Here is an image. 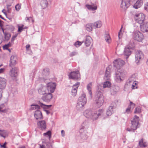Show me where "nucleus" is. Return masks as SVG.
<instances>
[{
	"mask_svg": "<svg viewBox=\"0 0 148 148\" xmlns=\"http://www.w3.org/2000/svg\"><path fill=\"white\" fill-rule=\"evenodd\" d=\"M85 6L87 8L90 10L95 11L97 10V5L93 3H91L90 5L87 4Z\"/></svg>",
	"mask_w": 148,
	"mask_h": 148,
	"instance_id": "nucleus-23",
	"label": "nucleus"
},
{
	"mask_svg": "<svg viewBox=\"0 0 148 148\" xmlns=\"http://www.w3.org/2000/svg\"><path fill=\"white\" fill-rule=\"evenodd\" d=\"M40 108V106L37 105H31V109L32 110L39 109Z\"/></svg>",
	"mask_w": 148,
	"mask_h": 148,
	"instance_id": "nucleus-43",
	"label": "nucleus"
},
{
	"mask_svg": "<svg viewBox=\"0 0 148 148\" xmlns=\"http://www.w3.org/2000/svg\"><path fill=\"white\" fill-rule=\"evenodd\" d=\"M38 127L42 130H45L46 128V122L44 120H42L37 123Z\"/></svg>",
	"mask_w": 148,
	"mask_h": 148,
	"instance_id": "nucleus-16",
	"label": "nucleus"
},
{
	"mask_svg": "<svg viewBox=\"0 0 148 148\" xmlns=\"http://www.w3.org/2000/svg\"><path fill=\"white\" fill-rule=\"evenodd\" d=\"M1 28L4 33L5 40L7 41L9 40L11 37V34L9 33L4 32L3 28L2 27Z\"/></svg>",
	"mask_w": 148,
	"mask_h": 148,
	"instance_id": "nucleus-32",
	"label": "nucleus"
},
{
	"mask_svg": "<svg viewBox=\"0 0 148 148\" xmlns=\"http://www.w3.org/2000/svg\"><path fill=\"white\" fill-rule=\"evenodd\" d=\"M50 92V91H49L42 97V99L43 101L47 102H49L51 101L53 97L51 93L53 92Z\"/></svg>",
	"mask_w": 148,
	"mask_h": 148,
	"instance_id": "nucleus-14",
	"label": "nucleus"
},
{
	"mask_svg": "<svg viewBox=\"0 0 148 148\" xmlns=\"http://www.w3.org/2000/svg\"><path fill=\"white\" fill-rule=\"evenodd\" d=\"M39 104L40 105V106L41 107L43 108H44L45 107V106H46L47 107V108H49L50 107H51V105L46 106L45 105H44V104H43L42 103H40Z\"/></svg>",
	"mask_w": 148,
	"mask_h": 148,
	"instance_id": "nucleus-47",
	"label": "nucleus"
},
{
	"mask_svg": "<svg viewBox=\"0 0 148 148\" xmlns=\"http://www.w3.org/2000/svg\"><path fill=\"white\" fill-rule=\"evenodd\" d=\"M44 111L45 112L46 114H49L50 113V111L48 110H45Z\"/></svg>",
	"mask_w": 148,
	"mask_h": 148,
	"instance_id": "nucleus-61",
	"label": "nucleus"
},
{
	"mask_svg": "<svg viewBox=\"0 0 148 148\" xmlns=\"http://www.w3.org/2000/svg\"><path fill=\"white\" fill-rule=\"evenodd\" d=\"M89 126V123L87 121H84L82 124L79 129V132L81 135L85 136L87 133V129Z\"/></svg>",
	"mask_w": 148,
	"mask_h": 148,
	"instance_id": "nucleus-8",
	"label": "nucleus"
},
{
	"mask_svg": "<svg viewBox=\"0 0 148 148\" xmlns=\"http://www.w3.org/2000/svg\"><path fill=\"white\" fill-rule=\"evenodd\" d=\"M80 85V83L77 82L74 84L71 89V95L74 96H75L77 94V89Z\"/></svg>",
	"mask_w": 148,
	"mask_h": 148,
	"instance_id": "nucleus-17",
	"label": "nucleus"
},
{
	"mask_svg": "<svg viewBox=\"0 0 148 148\" xmlns=\"http://www.w3.org/2000/svg\"><path fill=\"white\" fill-rule=\"evenodd\" d=\"M130 85L132 86V89H135L137 88V82L134 81L131 83H129Z\"/></svg>",
	"mask_w": 148,
	"mask_h": 148,
	"instance_id": "nucleus-37",
	"label": "nucleus"
},
{
	"mask_svg": "<svg viewBox=\"0 0 148 148\" xmlns=\"http://www.w3.org/2000/svg\"><path fill=\"white\" fill-rule=\"evenodd\" d=\"M135 106V104L133 103L131 101L130 102V105L129 107L131 108L132 110L134 108Z\"/></svg>",
	"mask_w": 148,
	"mask_h": 148,
	"instance_id": "nucleus-52",
	"label": "nucleus"
},
{
	"mask_svg": "<svg viewBox=\"0 0 148 148\" xmlns=\"http://www.w3.org/2000/svg\"><path fill=\"white\" fill-rule=\"evenodd\" d=\"M93 23H89L86 24V29L88 32H91L92 30Z\"/></svg>",
	"mask_w": 148,
	"mask_h": 148,
	"instance_id": "nucleus-31",
	"label": "nucleus"
},
{
	"mask_svg": "<svg viewBox=\"0 0 148 148\" xmlns=\"http://www.w3.org/2000/svg\"><path fill=\"white\" fill-rule=\"evenodd\" d=\"M126 73L123 71L118 69L115 73V81L118 83H120L123 81L125 75Z\"/></svg>",
	"mask_w": 148,
	"mask_h": 148,
	"instance_id": "nucleus-6",
	"label": "nucleus"
},
{
	"mask_svg": "<svg viewBox=\"0 0 148 148\" xmlns=\"http://www.w3.org/2000/svg\"><path fill=\"white\" fill-rule=\"evenodd\" d=\"M102 25V23L101 21H98L93 23V25L96 28H99Z\"/></svg>",
	"mask_w": 148,
	"mask_h": 148,
	"instance_id": "nucleus-30",
	"label": "nucleus"
},
{
	"mask_svg": "<svg viewBox=\"0 0 148 148\" xmlns=\"http://www.w3.org/2000/svg\"><path fill=\"white\" fill-rule=\"evenodd\" d=\"M18 69L15 67L12 68L10 70V75L12 77H16L18 75Z\"/></svg>",
	"mask_w": 148,
	"mask_h": 148,
	"instance_id": "nucleus-20",
	"label": "nucleus"
},
{
	"mask_svg": "<svg viewBox=\"0 0 148 148\" xmlns=\"http://www.w3.org/2000/svg\"><path fill=\"white\" fill-rule=\"evenodd\" d=\"M5 71L4 68H1L0 69V74L3 73Z\"/></svg>",
	"mask_w": 148,
	"mask_h": 148,
	"instance_id": "nucleus-57",
	"label": "nucleus"
},
{
	"mask_svg": "<svg viewBox=\"0 0 148 148\" xmlns=\"http://www.w3.org/2000/svg\"><path fill=\"white\" fill-rule=\"evenodd\" d=\"M141 31L143 32H148V22H143L140 25Z\"/></svg>",
	"mask_w": 148,
	"mask_h": 148,
	"instance_id": "nucleus-19",
	"label": "nucleus"
},
{
	"mask_svg": "<svg viewBox=\"0 0 148 148\" xmlns=\"http://www.w3.org/2000/svg\"><path fill=\"white\" fill-rule=\"evenodd\" d=\"M83 42H81L79 41H77L74 44V45L76 47H77L80 46Z\"/></svg>",
	"mask_w": 148,
	"mask_h": 148,
	"instance_id": "nucleus-46",
	"label": "nucleus"
},
{
	"mask_svg": "<svg viewBox=\"0 0 148 148\" xmlns=\"http://www.w3.org/2000/svg\"><path fill=\"white\" fill-rule=\"evenodd\" d=\"M16 36H17V35H15V36H13L12 37V38L11 39V41L10 42H11V43H12L13 44L14 43V41L15 40V39Z\"/></svg>",
	"mask_w": 148,
	"mask_h": 148,
	"instance_id": "nucleus-54",
	"label": "nucleus"
},
{
	"mask_svg": "<svg viewBox=\"0 0 148 148\" xmlns=\"http://www.w3.org/2000/svg\"><path fill=\"white\" fill-rule=\"evenodd\" d=\"M43 135L47 137H48L49 139L51 138V132L50 131H49L43 134Z\"/></svg>",
	"mask_w": 148,
	"mask_h": 148,
	"instance_id": "nucleus-41",
	"label": "nucleus"
},
{
	"mask_svg": "<svg viewBox=\"0 0 148 148\" xmlns=\"http://www.w3.org/2000/svg\"><path fill=\"white\" fill-rule=\"evenodd\" d=\"M139 145L141 147H145L147 146V144L146 142L144 141L143 139L141 140L139 142Z\"/></svg>",
	"mask_w": 148,
	"mask_h": 148,
	"instance_id": "nucleus-34",
	"label": "nucleus"
},
{
	"mask_svg": "<svg viewBox=\"0 0 148 148\" xmlns=\"http://www.w3.org/2000/svg\"><path fill=\"white\" fill-rule=\"evenodd\" d=\"M69 79L74 80H79L80 79V75L78 71H73L68 74Z\"/></svg>",
	"mask_w": 148,
	"mask_h": 148,
	"instance_id": "nucleus-11",
	"label": "nucleus"
},
{
	"mask_svg": "<svg viewBox=\"0 0 148 148\" xmlns=\"http://www.w3.org/2000/svg\"><path fill=\"white\" fill-rule=\"evenodd\" d=\"M140 112V107H138L136 108L135 111L134 113H138Z\"/></svg>",
	"mask_w": 148,
	"mask_h": 148,
	"instance_id": "nucleus-48",
	"label": "nucleus"
},
{
	"mask_svg": "<svg viewBox=\"0 0 148 148\" xmlns=\"http://www.w3.org/2000/svg\"><path fill=\"white\" fill-rule=\"evenodd\" d=\"M104 38L105 40L107 42L109 43L110 42V37L109 34L108 33L105 34Z\"/></svg>",
	"mask_w": 148,
	"mask_h": 148,
	"instance_id": "nucleus-36",
	"label": "nucleus"
},
{
	"mask_svg": "<svg viewBox=\"0 0 148 148\" xmlns=\"http://www.w3.org/2000/svg\"><path fill=\"white\" fill-rule=\"evenodd\" d=\"M77 53L76 51H73L70 53V55L71 56H73L76 55L77 54Z\"/></svg>",
	"mask_w": 148,
	"mask_h": 148,
	"instance_id": "nucleus-55",
	"label": "nucleus"
},
{
	"mask_svg": "<svg viewBox=\"0 0 148 148\" xmlns=\"http://www.w3.org/2000/svg\"><path fill=\"white\" fill-rule=\"evenodd\" d=\"M137 77V75L136 74H134L129 78L128 81L129 83H131L133 82L136 81V80Z\"/></svg>",
	"mask_w": 148,
	"mask_h": 148,
	"instance_id": "nucleus-28",
	"label": "nucleus"
},
{
	"mask_svg": "<svg viewBox=\"0 0 148 148\" xmlns=\"http://www.w3.org/2000/svg\"><path fill=\"white\" fill-rule=\"evenodd\" d=\"M0 135L4 138L8 136V132L6 130H0Z\"/></svg>",
	"mask_w": 148,
	"mask_h": 148,
	"instance_id": "nucleus-27",
	"label": "nucleus"
},
{
	"mask_svg": "<svg viewBox=\"0 0 148 148\" xmlns=\"http://www.w3.org/2000/svg\"><path fill=\"white\" fill-rule=\"evenodd\" d=\"M24 26L23 25H22V26H18V32H21L22 30L23 29V27Z\"/></svg>",
	"mask_w": 148,
	"mask_h": 148,
	"instance_id": "nucleus-49",
	"label": "nucleus"
},
{
	"mask_svg": "<svg viewBox=\"0 0 148 148\" xmlns=\"http://www.w3.org/2000/svg\"><path fill=\"white\" fill-rule=\"evenodd\" d=\"M46 71L47 72V74L49 73V71L48 69H44L43 70V73H44V72H45Z\"/></svg>",
	"mask_w": 148,
	"mask_h": 148,
	"instance_id": "nucleus-59",
	"label": "nucleus"
},
{
	"mask_svg": "<svg viewBox=\"0 0 148 148\" xmlns=\"http://www.w3.org/2000/svg\"><path fill=\"white\" fill-rule=\"evenodd\" d=\"M130 0H121L120 7L122 10H125L130 6Z\"/></svg>",
	"mask_w": 148,
	"mask_h": 148,
	"instance_id": "nucleus-12",
	"label": "nucleus"
},
{
	"mask_svg": "<svg viewBox=\"0 0 148 148\" xmlns=\"http://www.w3.org/2000/svg\"><path fill=\"white\" fill-rule=\"evenodd\" d=\"M25 147V146H22L21 147H19L18 148H24Z\"/></svg>",
	"mask_w": 148,
	"mask_h": 148,
	"instance_id": "nucleus-64",
	"label": "nucleus"
},
{
	"mask_svg": "<svg viewBox=\"0 0 148 148\" xmlns=\"http://www.w3.org/2000/svg\"><path fill=\"white\" fill-rule=\"evenodd\" d=\"M86 103V95L84 93L82 94L78 98L76 106V109L78 111L82 110Z\"/></svg>",
	"mask_w": 148,
	"mask_h": 148,
	"instance_id": "nucleus-3",
	"label": "nucleus"
},
{
	"mask_svg": "<svg viewBox=\"0 0 148 148\" xmlns=\"http://www.w3.org/2000/svg\"><path fill=\"white\" fill-rule=\"evenodd\" d=\"M92 82H90L88 84L87 86V89L88 91V93L91 98L92 97Z\"/></svg>",
	"mask_w": 148,
	"mask_h": 148,
	"instance_id": "nucleus-26",
	"label": "nucleus"
},
{
	"mask_svg": "<svg viewBox=\"0 0 148 148\" xmlns=\"http://www.w3.org/2000/svg\"><path fill=\"white\" fill-rule=\"evenodd\" d=\"M3 92L2 90H0V100L2 97V93Z\"/></svg>",
	"mask_w": 148,
	"mask_h": 148,
	"instance_id": "nucleus-58",
	"label": "nucleus"
},
{
	"mask_svg": "<svg viewBox=\"0 0 148 148\" xmlns=\"http://www.w3.org/2000/svg\"><path fill=\"white\" fill-rule=\"evenodd\" d=\"M110 70L109 68L108 67L106 69L104 77V79L105 80H108L110 79Z\"/></svg>",
	"mask_w": 148,
	"mask_h": 148,
	"instance_id": "nucleus-25",
	"label": "nucleus"
},
{
	"mask_svg": "<svg viewBox=\"0 0 148 148\" xmlns=\"http://www.w3.org/2000/svg\"><path fill=\"white\" fill-rule=\"evenodd\" d=\"M13 45L11 42H10L8 44L4 45L3 47V48L4 49H8L9 47H11Z\"/></svg>",
	"mask_w": 148,
	"mask_h": 148,
	"instance_id": "nucleus-44",
	"label": "nucleus"
},
{
	"mask_svg": "<svg viewBox=\"0 0 148 148\" xmlns=\"http://www.w3.org/2000/svg\"><path fill=\"white\" fill-rule=\"evenodd\" d=\"M132 110L131 109V108H130L129 106L126 109L125 111V112L127 114H129L131 112V110Z\"/></svg>",
	"mask_w": 148,
	"mask_h": 148,
	"instance_id": "nucleus-50",
	"label": "nucleus"
},
{
	"mask_svg": "<svg viewBox=\"0 0 148 148\" xmlns=\"http://www.w3.org/2000/svg\"><path fill=\"white\" fill-rule=\"evenodd\" d=\"M92 40V38L90 36H87L86 37V40L85 42V45L86 47H88L90 45Z\"/></svg>",
	"mask_w": 148,
	"mask_h": 148,
	"instance_id": "nucleus-29",
	"label": "nucleus"
},
{
	"mask_svg": "<svg viewBox=\"0 0 148 148\" xmlns=\"http://www.w3.org/2000/svg\"><path fill=\"white\" fill-rule=\"evenodd\" d=\"M132 38L135 41L141 42L144 39V36L143 34L140 31L136 30L133 32Z\"/></svg>",
	"mask_w": 148,
	"mask_h": 148,
	"instance_id": "nucleus-7",
	"label": "nucleus"
},
{
	"mask_svg": "<svg viewBox=\"0 0 148 148\" xmlns=\"http://www.w3.org/2000/svg\"><path fill=\"white\" fill-rule=\"evenodd\" d=\"M1 147H3V148H5V147H6L3 144L2 145H1Z\"/></svg>",
	"mask_w": 148,
	"mask_h": 148,
	"instance_id": "nucleus-63",
	"label": "nucleus"
},
{
	"mask_svg": "<svg viewBox=\"0 0 148 148\" xmlns=\"http://www.w3.org/2000/svg\"><path fill=\"white\" fill-rule=\"evenodd\" d=\"M111 85V84L110 82L109 81H106L104 82L103 84V88H105L106 87H110Z\"/></svg>",
	"mask_w": 148,
	"mask_h": 148,
	"instance_id": "nucleus-39",
	"label": "nucleus"
},
{
	"mask_svg": "<svg viewBox=\"0 0 148 148\" xmlns=\"http://www.w3.org/2000/svg\"><path fill=\"white\" fill-rule=\"evenodd\" d=\"M21 5L19 4H17L16 5L15 7L16 10L17 11H19L20 9L21 8Z\"/></svg>",
	"mask_w": 148,
	"mask_h": 148,
	"instance_id": "nucleus-51",
	"label": "nucleus"
},
{
	"mask_svg": "<svg viewBox=\"0 0 148 148\" xmlns=\"http://www.w3.org/2000/svg\"><path fill=\"white\" fill-rule=\"evenodd\" d=\"M34 117L37 120L41 119L43 118L41 112L38 110L35 112Z\"/></svg>",
	"mask_w": 148,
	"mask_h": 148,
	"instance_id": "nucleus-22",
	"label": "nucleus"
},
{
	"mask_svg": "<svg viewBox=\"0 0 148 148\" xmlns=\"http://www.w3.org/2000/svg\"><path fill=\"white\" fill-rule=\"evenodd\" d=\"M95 97L96 106L98 108L100 107L103 105L104 102V98L102 93L100 91L97 92Z\"/></svg>",
	"mask_w": 148,
	"mask_h": 148,
	"instance_id": "nucleus-4",
	"label": "nucleus"
},
{
	"mask_svg": "<svg viewBox=\"0 0 148 148\" xmlns=\"http://www.w3.org/2000/svg\"><path fill=\"white\" fill-rule=\"evenodd\" d=\"M139 117L135 116L133 119L131 120L132 125L131 126V129L129 128H127V130L128 131H131V130H135L136 129L139 125Z\"/></svg>",
	"mask_w": 148,
	"mask_h": 148,
	"instance_id": "nucleus-5",
	"label": "nucleus"
},
{
	"mask_svg": "<svg viewBox=\"0 0 148 148\" xmlns=\"http://www.w3.org/2000/svg\"><path fill=\"white\" fill-rule=\"evenodd\" d=\"M119 90V86H115L111 89L112 91H113L114 92V93H116V92H118Z\"/></svg>",
	"mask_w": 148,
	"mask_h": 148,
	"instance_id": "nucleus-40",
	"label": "nucleus"
},
{
	"mask_svg": "<svg viewBox=\"0 0 148 148\" xmlns=\"http://www.w3.org/2000/svg\"><path fill=\"white\" fill-rule=\"evenodd\" d=\"M118 102V101L117 100L115 101L114 102L112 103L111 106L110 107H112L113 109L116 108V103H117Z\"/></svg>",
	"mask_w": 148,
	"mask_h": 148,
	"instance_id": "nucleus-45",
	"label": "nucleus"
},
{
	"mask_svg": "<svg viewBox=\"0 0 148 148\" xmlns=\"http://www.w3.org/2000/svg\"><path fill=\"white\" fill-rule=\"evenodd\" d=\"M143 56V54L141 51H137L136 52L135 54V62L137 64H138L139 63Z\"/></svg>",
	"mask_w": 148,
	"mask_h": 148,
	"instance_id": "nucleus-15",
	"label": "nucleus"
},
{
	"mask_svg": "<svg viewBox=\"0 0 148 148\" xmlns=\"http://www.w3.org/2000/svg\"><path fill=\"white\" fill-rule=\"evenodd\" d=\"M47 1L46 0H42L41 1L40 4L43 8H45L47 6Z\"/></svg>",
	"mask_w": 148,
	"mask_h": 148,
	"instance_id": "nucleus-35",
	"label": "nucleus"
},
{
	"mask_svg": "<svg viewBox=\"0 0 148 148\" xmlns=\"http://www.w3.org/2000/svg\"><path fill=\"white\" fill-rule=\"evenodd\" d=\"M40 145V147L39 148H46L44 145H41L39 144Z\"/></svg>",
	"mask_w": 148,
	"mask_h": 148,
	"instance_id": "nucleus-62",
	"label": "nucleus"
},
{
	"mask_svg": "<svg viewBox=\"0 0 148 148\" xmlns=\"http://www.w3.org/2000/svg\"><path fill=\"white\" fill-rule=\"evenodd\" d=\"M103 112V110L102 109L93 111L91 109H88L84 111V115L86 118L94 121L97 120Z\"/></svg>",
	"mask_w": 148,
	"mask_h": 148,
	"instance_id": "nucleus-1",
	"label": "nucleus"
},
{
	"mask_svg": "<svg viewBox=\"0 0 148 148\" xmlns=\"http://www.w3.org/2000/svg\"><path fill=\"white\" fill-rule=\"evenodd\" d=\"M30 45L29 44L27 45L26 46V51H27L29 50V48H30Z\"/></svg>",
	"mask_w": 148,
	"mask_h": 148,
	"instance_id": "nucleus-56",
	"label": "nucleus"
},
{
	"mask_svg": "<svg viewBox=\"0 0 148 148\" xmlns=\"http://www.w3.org/2000/svg\"><path fill=\"white\" fill-rule=\"evenodd\" d=\"M144 8L145 10L148 12V2H147L145 4Z\"/></svg>",
	"mask_w": 148,
	"mask_h": 148,
	"instance_id": "nucleus-53",
	"label": "nucleus"
},
{
	"mask_svg": "<svg viewBox=\"0 0 148 148\" xmlns=\"http://www.w3.org/2000/svg\"><path fill=\"white\" fill-rule=\"evenodd\" d=\"M113 112V109H112V107H109L107 109L106 114L108 116H110L112 115Z\"/></svg>",
	"mask_w": 148,
	"mask_h": 148,
	"instance_id": "nucleus-33",
	"label": "nucleus"
},
{
	"mask_svg": "<svg viewBox=\"0 0 148 148\" xmlns=\"http://www.w3.org/2000/svg\"><path fill=\"white\" fill-rule=\"evenodd\" d=\"M6 79L3 77H0V90H1L5 89L7 84Z\"/></svg>",
	"mask_w": 148,
	"mask_h": 148,
	"instance_id": "nucleus-18",
	"label": "nucleus"
},
{
	"mask_svg": "<svg viewBox=\"0 0 148 148\" xmlns=\"http://www.w3.org/2000/svg\"><path fill=\"white\" fill-rule=\"evenodd\" d=\"M125 62L120 59L115 60L113 62L114 66L117 69L122 67L125 64Z\"/></svg>",
	"mask_w": 148,
	"mask_h": 148,
	"instance_id": "nucleus-13",
	"label": "nucleus"
},
{
	"mask_svg": "<svg viewBox=\"0 0 148 148\" xmlns=\"http://www.w3.org/2000/svg\"><path fill=\"white\" fill-rule=\"evenodd\" d=\"M61 134L62 136H64L65 135V132L64 130H62L61 131Z\"/></svg>",
	"mask_w": 148,
	"mask_h": 148,
	"instance_id": "nucleus-60",
	"label": "nucleus"
},
{
	"mask_svg": "<svg viewBox=\"0 0 148 148\" xmlns=\"http://www.w3.org/2000/svg\"><path fill=\"white\" fill-rule=\"evenodd\" d=\"M56 86V83L53 82L48 83L46 86L41 85L38 89V92L40 95H44L49 91L50 92H54Z\"/></svg>",
	"mask_w": 148,
	"mask_h": 148,
	"instance_id": "nucleus-2",
	"label": "nucleus"
},
{
	"mask_svg": "<svg viewBox=\"0 0 148 148\" xmlns=\"http://www.w3.org/2000/svg\"><path fill=\"white\" fill-rule=\"evenodd\" d=\"M0 111L3 113L6 112H7V110L5 109L4 104L0 105Z\"/></svg>",
	"mask_w": 148,
	"mask_h": 148,
	"instance_id": "nucleus-38",
	"label": "nucleus"
},
{
	"mask_svg": "<svg viewBox=\"0 0 148 148\" xmlns=\"http://www.w3.org/2000/svg\"><path fill=\"white\" fill-rule=\"evenodd\" d=\"M123 25H121V28L120 30L119 33H118V38L119 39V40L121 38L122 36H123V33L122 32V29L123 28Z\"/></svg>",
	"mask_w": 148,
	"mask_h": 148,
	"instance_id": "nucleus-42",
	"label": "nucleus"
},
{
	"mask_svg": "<svg viewBox=\"0 0 148 148\" xmlns=\"http://www.w3.org/2000/svg\"><path fill=\"white\" fill-rule=\"evenodd\" d=\"M134 47V42L129 44V45L127 46L124 50V53L125 55L127 56V58L131 53V49Z\"/></svg>",
	"mask_w": 148,
	"mask_h": 148,
	"instance_id": "nucleus-10",
	"label": "nucleus"
},
{
	"mask_svg": "<svg viewBox=\"0 0 148 148\" xmlns=\"http://www.w3.org/2000/svg\"><path fill=\"white\" fill-rule=\"evenodd\" d=\"M135 1L133 7L135 9H138L140 8L143 4V0H135Z\"/></svg>",
	"mask_w": 148,
	"mask_h": 148,
	"instance_id": "nucleus-21",
	"label": "nucleus"
},
{
	"mask_svg": "<svg viewBox=\"0 0 148 148\" xmlns=\"http://www.w3.org/2000/svg\"><path fill=\"white\" fill-rule=\"evenodd\" d=\"M16 58L15 56H12L11 57L9 64L10 66H12L16 64Z\"/></svg>",
	"mask_w": 148,
	"mask_h": 148,
	"instance_id": "nucleus-24",
	"label": "nucleus"
},
{
	"mask_svg": "<svg viewBox=\"0 0 148 148\" xmlns=\"http://www.w3.org/2000/svg\"><path fill=\"white\" fill-rule=\"evenodd\" d=\"M135 21L139 24L143 23L145 18V15L143 13L136 14L134 15Z\"/></svg>",
	"mask_w": 148,
	"mask_h": 148,
	"instance_id": "nucleus-9",
	"label": "nucleus"
}]
</instances>
